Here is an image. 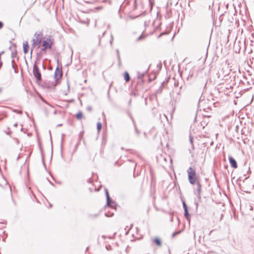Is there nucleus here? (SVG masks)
<instances>
[{"label": "nucleus", "instance_id": "obj_14", "mask_svg": "<svg viewBox=\"0 0 254 254\" xmlns=\"http://www.w3.org/2000/svg\"><path fill=\"white\" fill-rule=\"evenodd\" d=\"M83 114L81 112H79L76 115V118L78 120H81L82 118Z\"/></svg>", "mask_w": 254, "mask_h": 254}, {"label": "nucleus", "instance_id": "obj_26", "mask_svg": "<svg viewBox=\"0 0 254 254\" xmlns=\"http://www.w3.org/2000/svg\"><path fill=\"white\" fill-rule=\"evenodd\" d=\"M117 54H118V59H119V60H120V56H119V50H117Z\"/></svg>", "mask_w": 254, "mask_h": 254}, {"label": "nucleus", "instance_id": "obj_15", "mask_svg": "<svg viewBox=\"0 0 254 254\" xmlns=\"http://www.w3.org/2000/svg\"><path fill=\"white\" fill-rule=\"evenodd\" d=\"M97 128L98 131L99 132L102 128V124L100 122H98L97 124Z\"/></svg>", "mask_w": 254, "mask_h": 254}, {"label": "nucleus", "instance_id": "obj_19", "mask_svg": "<svg viewBox=\"0 0 254 254\" xmlns=\"http://www.w3.org/2000/svg\"><path fill=\"white\" fill-rule=\"evenodd\" d=\"M143 38H144V36H143V35H141L137 39V41H139Z\"/></svg>", "mask_w": 254, "mask_h": 254}, {"label": "nucleus", "instance_id": "obj_24", "mask_svg": "<svg viewBox=\"0 0 254 254\" xmlns=\"http://www.w3.org/2000/svg\"><path fill=\"white\" fill-rule=\"evenodd\" d=\"M161 91H162V89L161 88L159 89L157 91H156V94H159V93H160L161 92Z\"/></svg>", "mask_w": 254, "mask_h": 254}, {"label": "nucleus", "instance_id": "obj_4", "mask_svg": "<svg viewBox=\"0 0 254 254\" xmlns=\"http://www.w3.org/2000/svg\"><path fill=\"white\" fill-rule=\"evenodd\" d=\"M51 41V40L50 39L43 41L42 50L45 51L47 49H50L52 45V42Z\"/></svg>", "mask_w": 254, "mask_h": 254}, {"label": "nucleus", "instance_id": "obj_27", "mask_svg": "<svg viewBox=\"0 0 254 254\" xmlns=\"http://www.w3.org/2000/svg\"><path fill=\"white\" fill-rule=\"evenodd\" d=\"M11 62H12V67L13 68H15L14 65V64H13L14 63V60H12Z\"/></svg>", "mask_w": 254, "mask_h": 254}, {"label": "nucleus", "instance_id": "obj_31", "mask_svg": "<svg viewBox=\"0 0 254 254\" xmlns=\"http://www.w3.org/2000/svg\"><path fill=\"white\" fill-rule=\"evenodd\" d=\"M105 215H106V216H108H108H109V215H108V214H107V213H105Z\"/></svg>", "mask_w": 254, "mask_h": 254}, {"label": "nucleus", "instance_id": "obj_9", "mask_svg": "<svg viewBox=\"0 0 254 254\" xmlns=\"http://www.w3.org/2000/svg\"><path fill=\"white\" fill-rule=\"evenodd\" d=\"M23 52L24 54H26L28 52L29 45L27 41H25L23 44Z\"/></svg>", "mask_w": 254, "mask_h": 254}, {"label": "nucleus", "instance_id": "obj_21", "mask_svg": "<svg viewBox=\"0 0 254 254\" xmlns=\"http://www.w3.org/2000/svg\"><path fill=\"white\" fill-rule=\"evenodd\" d=\"M16 53H12L11 54V57L12 58H14L16 56Z\"/></svg>", "mask_w": 254, "mask_h": 254}, {"label": "nucleus", "instance_id": "obj_11", "mask_svg": "<svg viewBox=\"0 0 254 254\" xmlns=\"http://www.w3.org/2000/svg\"><path fill=\"white\" fill-rule=\"evenodd\" d=\"M124 78H125V80L127 82L129 81V80H130L129 75L127 71H126L124 73Z\"/></svg>", "mask_w": 254, "mask_h": 254}, {"label": "nucleus", "instance_id": "obj_22", "mask_svg": "<svg viewBox=\"0 0 254 254\" xmlns=\"http://www.w3.org/2000/svg\"><path fill=\"white\" fill-rule=\"evenodd\" d=\"M87 110L90 112L92 110V108L90 106H88L87 107Z\"/></svg>", "mask_w": 254, "mask_h": 254}, {"label": "nucleus", "instance_id": "obj_20", "mask_svg": "<svg viewBox=\"0 0 254 254\" xmlns=\"http://www.w3.org/2000/svg\"><path fill=\"white\" fill-rule=\"evenodd\" d=\"M179 233H180L179 231V232H174V233H173L172 236L173 238H174V237H175L176 236V235H177V234H178Z\"/></svg>", "mask_w": 254, "mask_h": 254}, {"label": "nucleus", "instance_id": "obj_25", "mask_svg": "<svg viewBox=\"0 0 254 254\" xmlns=\"http://www.w3.org/2000/svg\"><path fill=\"white\" fill-rule=\"evenodd\" d=\"M3 26V23L1 21H0V29H1Z\"/></svg>", "mask_w": 254, "mask_h": 254}, {"label": "nucleus", "instance_id": "obj_12", "mask_svg": "<svg viewBox=\"0 0 254 254\" xmlns=\"http://www.w3.org/2000/svg\"><path fill=\"white\" fill-rule=\"evenodd\" d=\"M154 242L158 246H161V241L157 238H155L153 240Z\"/></svg>", "mask_w": 254, "mask_h": 254}, {"label": "nucleus", "instance_id": "obj_8", "mask_svg": "<svg viewBox=\"0 0 254 254\" xmlns=\"http://www.w3.org/2000/svg\"><path fill=\"white\" fill-rule=\"evenodd\" d=\"M196 184V190L197 192V196L198 199H200L201 186L199 182H197Z\"/></svg>", "mask_w": 254, "mask_h": 254}, {"label": "nucleus", "instance_id": "obj_33", "mask_svg": "<svg viewBox=\"0 0 254 254\" xmlns=\"http://www.w3.org/2000/svg\"><path fill=\"white\" fill-rule=\"evenodd\" d=\"M1 89L0 88V92H1Z\"/></svg>", "mask_w": 254, "mask_h": 254}, {"label": "nucleus", "instance_id": "obj_16", "mask_svg": "<svg viewBox=\"0 0 254 254\" xmlns=\"http://www.w3.org/2000/svg\"><path fill=\"white\" fill-rule=\"evenodd\" d=\"M190 144H191V147L192 148V149H194L193 148V137L191 136H190Z\"/></svg>", "mask_w": 254, "mask_h": 254}, {"label": "nucleus", "instance_id": "obj_6", "mask_svg": "<svg viewBox=\"0 0 254 254\" xmlns=\"http://www.w3.org/2000/svg\"><path fill=\"white\" fill-rule=\"evenodd\" d=\"M62 70L59 68L58 67L56 69L55 74H54V78L56 82H58V81L62 77Z\"/></svg>", "mask_w": 254, "mask_h": 254}, {"label": "nucleus", "instance_id": "obj_30", "mask_svg": "<svg viewBox=\"0 0 254 254\" xmlns=\"http://www.w3.org/2000/svg\"><path fill=\"white\" fill-rule=\"evenodd\" d=\"M1 65H2V63L1 62H0V68L1 67Z\"/></svg>", "mask_w": 254, "mask_h": 254}, {"label": "nucleus", "instance_id": "obj_3", "mask_svg": "<svg viewBox=\"0 0 254 254\" xmlns=\"http://www.w3.org/2000/svg\"><path fill=\"white\" fill-rule=\"evenodd\" d=\"M33 72L37 81H40L41 80V74L36 63L33 65Z\"/></svg>", "mask_w": 254, "mask_h": 254}, {"label": "nucleus", "instance_id": "obj_13", "mask_svg": "<svg viewBox=\"0 0 254 254\" xmlns=\"http://www.w3.org/2000/svg\"><path fill=\"white\" fill-rule=\"evenodd\" d=\"M184 215H185V216L186 219L187 220H188L189 221H190V216L188 212V210L185 211Z\"/></svg>", "mask_w": 254, "mask_h": 254}, {"label": "nucleus", "instance_id": "obj_23", "mask_svg": "<svg viewBox=\"0 0 254 254\" xmlns=\"http://www.w3.org/2000/svg\"><path fill=\"white\" fill-rule=\"evenodd\" d=\"M113 35H111V41H110V44L111 45H112V43H113Z\"/></svg>", "mask_w": 254, "mask_h": 254}, {"label": "nucleus", "instance_id": "obj_5", "mask_svg": "<svg viewBox=\"0 0 254 254\" xmlns=\"http://www.w3.org/2000/svg\"><path fill=\"white\" fill-rule=\"evenodd\" d=\"M149 66L148 64H146L143 67V70L140 69L137 71V75L139 78H140L142 77L148 70L149 69Z\"/></svg>", "mask_w": 254, "mask_h": 254}, {"label": "nucleus", "instance_id": "obj_17", "mask_svg": "<svg viewBox=\"0 0 254 254\" xmlns=\"http://www.w3.org/2000/svg\"><path fill=\"white\" fill-rule=\"evenodd\" d=\"M183 207H184V211L188 210L187 204L185 203V202H183Z\"/></svg>", "mask_w": 254, "mask_h": 254}, {"label": "nucleus", "instance_id": "obj_1", "mask_svg": "<svg viewBox=\"0 0 254 254\" xmlns=\"http://www.w3.org/2000/svg\"><path fill=\"white\" fill-rule=\"evenodd\" d=\"M188 174V179L190 183L194 185L196 183V173L191 167H190L187 171Z\"/></svg>", "mask_w": 254, "mask_h": 254}, {"label": "nucleus", "instance_id": "obj_28", "mask_svg": "<svg viewBox=\"0 0 254 254\" xmlns=\"http://www.w3.org/2000/svg\"><path fill=\"white\" fill-rule=\"evenodd\" d=\"M102 8V7H96V9H101Z\"/></svg>", "mask_w": 254, "mask_h": 254}, {"label": "nucleus", "instance_id": "obj_10", "mask_svg": "<svg viewBox=\"0 0 254 254\" xmlns=\"http://www.w3.org/2000/svg\"><path fill=\"white\" fill-rule=\"evenodd\" d=\"M106 195L107 197V204L108 205H110L111 202V199L110 197L109 193L107 190H106Z\"/></svg>", "mask_w": 254, "mask_h": 254}, {"label": "nucleus", "instance_id": "obj_2", "mask_svg": "<svg viewBox=\"0 0 254 254\" xmlns=\"http://www.w3.org/2000/svg\"><path fill=\"white\" fill-rule=\"evenodd\" d=\"M35 38L32 40V45L33 46H36L37 45L41 43L43 38V34L42 32L36 33L34 35Z\"/></svg>", "mask_w": 254, "mask_h": 254}, {"label": "nucleus", "instance_id": "obj_7", "mask_svg": "<svg viewBox=\"0 0 254 254\" xmlns=\"http://www.w3.org/2000/svg\"><path fill=\"white\" fill-rule=\"evenodd\" d=\"M229 160L230 164L232 168H237V163L236 160L231 156H229Z\"/></svg>", "mask_w": 254, "mask_h": 254}, {"label": "nucleus", "instance_id": "obj_32", "mask_svg": "<svg viewBox=\"0 0 254 254\" xmlns=\"http://www.w3.org/2000/svg\"><path fill=\"white\" fill-rule=\"evenodd\" d=\"M56 84H57V83H55V84H54V86H56Z\"/></svg>", "mask_w": 254, "mask_h": 254}, {"label": "nucleus", "instance_id": "obj_29", "mask_svg": "<svg viewBox=\"0 0 254 254\" xmlns=\"http://www.w3.org/2000/svg\"><path fill=\"white\" fill-rule=\"evenodd\" d=\"M13 126L14 127H16L17 126V124L15 123Z\"/></svg>", "mask_w": 254, "mask_h": 254}, {"label": "nucleus", "instance_id": "obj_18", "mask_svg": "<svg viewBox=\"0 0 254 254\" xmlns=\"http://www.w3.org/2000/svg\"><path fill=\"white\" fill-rule=\"evenodd\" d=\"M13 111L19 114H21L22 113V111L21 110H14Z\"/></svg>", "mask_w": 254, "mask_h": 254}]
</instances>
